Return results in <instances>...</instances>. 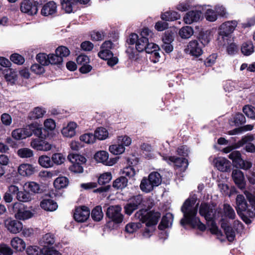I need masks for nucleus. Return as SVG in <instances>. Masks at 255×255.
<instances>
[{"label": "nucleus", "mask_w": 255, "mask_h": 255, "mask_svg": "<svg viewBox=\"0 0 255 255\" xmlns=\"http://www.w3.org/2000/svg\"><path fill=\"white\" fill-rule=\"evenodd\" d=\"M16 198L19 202H28L33 199V195L26 191H21L16 196Z\"/></svg>", "instance_id": "34"}, {"label": "nucleus", "mask_w": 255, "mask_h": 255, "mask_svg": "<svg viewBox=\"0 0 255 255\" xmlns=\"http://www.w3.org/2000/svg\"><path fill=\"white\" fill-rule=\"evenodd\" d=\"M247 198L251 204V208H249L247 202L242 195H238L236 197V209L239 215L241 216L243 212H246L247 215L251 217H255V195L249 191L244 192Z\"/></svg>", "instance_id": "3"}, {"label": "nucleus", "mask_w": 255, "mask_h": 255, "mask_svg": "<svg viewBox=\"0 0 255 255\" xmlns=\"http://www.w3.org/2000/svg\"><path fill=\"white\" fill-rule=\"evenodd\" d=\"M117 142L125 146H128L131 143V139L127 135H121L118 137Z\"/></svg>", "instance_id": "56"}, {"label": "nucleus", "mask_w": 255, "mask_h": 255, "mask_svg": "<svg viewBox=\"0 0 255 255\" xmlns=\"http://www.w3.org/2000/svg\"><path fill=\"white\" fill-rule=\"evenodd\" d=\"M122 176L126 177L131 178L135 174V171L134 168L131 166L126 167L122 169L121 171Z\"/></svg>", "instance_id": "54"}, {"label": "nucleus", "mask_w": 255, "mask_h": 255, "mask_svg": "<svg viewBox=\"0 0 255 255\" xmlns=\"http://www.w3.org/2000/svg\"><path fill=\"white\" fill-rule=\"evenodd\" d=\"M65 158L63 155L59 153L53 154L51 157L52 163H54L57 165H60L63 163Z\"/></svg>", "instance_id": "58"}, {"label": "nucleus", "mask_w": 255, "mask_h": 255, "mask_svg": "<svg viewBox=\"0 0 255 255\" xmlns=\"http://www.w3.org/2000/svg\"><path fill=\"white\" fill-rule=\"evenodd\" d=\"M122 208L119 205L109 207L107 211V216L114 222L120 223L123 221V215L121 213Z\"/></svg>", "instance_id": "8"}, {"label": "nucleus", "mask_w": 255, "mask_h": 255, "mask_svg": "<svg viewBox=\"0 0 255 255\" xmlns=\"http://www.w3.org/2000/svg\"><path fill=\"white\" fill-rule=\"evenodd\" d=\"M214 166L222 172H227L230 168V162L225 157H218L213 160Z\"/></svg>", "instance_id": "21"}, {"label": "nucleus", "mask_w": 255, "mask_h": 255, "mask_svg": "<svg viewBox=\"0 0 255 255\" xmlns=\"http://www.w3.org/2000/svg\"><path fill=\"white\" fill-rule=\"evenodd\" d=\"M2 73L6 81L14 84L17 78L16 71L12 68H6L3 70Z\"/></svg>", "instance_id": "27"}, {"label": "nucleus", "mask_w": 255, "mask_h": 255, "mask_svg": "<svg viewBox=\"0 0 255 255\" xmlns=\"http://www.w3.org/2000/svg\"><path fill=\"white\" fill-rule=\"evenodd\" d=\"M118 158H109V154L107 152L101 150L97 152V162H101L108 166H112L117 163Z\"/></svg>", "instance_id": "15"}, {"label": "nucleus", "mask_w": 255, "mask_h": 255, "mask_svg": "<svg viewBox=\"0 0 255 255\" xmlns=\"http://www.w3.org/2000/svg\"><path fill=\"white\" fill-rule=\"evenodd\" d=\"M13 208L15 210V217L17 219L24 220L30 218L33 215L31 212L25 210L23 208V205L20 203H14L13 204Z\"/></svg>", "instance_id": "7"}, {"label": "nucleus", "mask_w": 255, "mask_h": 255, "mask_svg": "<svg viewBox=\"0 0 255 255\" xmlns=\"http://www.w3.org/2000/svg\"><path fill=\"white\" fill-rule=\"evenodd\" d=\"M113 44L110 41H106L103 43L101 47V50L98 53V56L103 60H107L113 56V53L111 51Z\"/></svg>", "instance_id": "17"}, {"label": "nucleus", "mask_w": 255, "mask_h": 255, "mask_svg": "<svg viewBox=\"0 0 255 255\" xmlns=\"http://www.w3.org/2000/svg\"><path fill=\"white\" fill-rule=\"evenodd\" d=\"M55 53H56L58 55L60 56L63 59V57H67L70 54V50L69 49L64 46H59L55 51Z\"/></svg>", "instance_id": "52"}, {"label": "nucleus", "mask_w": 255, "mask_h": 255, "mask_svg": "<svg viewBox=\"0 0 255 255\" xmlns=\"http://www.w3.org/2000/svg\"><path fill=\"white\" fill-rule=\"evenodd\" d=\"M39 164L43 167L49 168L53 165L50 158L46 155H41L38 158Z\"/></svg>", "instance_id": "44"}, {"label": "nucleus", "mask_w": 255, "mask_h": 255, "mask_svg": "<svg viewBox=\"0 0 255 255\" xmlns=\"http://www.w3.org/2000/svg\"><path fill=\"white\" fill-rule=\"evenodd\" d=\"M233 122L235 125L239 126L245 123L246 118L242 114L237 113L233 118Z\"/></svg>", "instance_id": "60"}, {"label": "nucleus", "mask_w": 255, "mask_h": 255, "mask_svg": "<svg viewBox=\"0 0 255 255\" xmlns=\"http://www.w3.org/2000/svg\"><path fill=\"white\" fill-rule=\"evenodd\" d=\"M140 227V223H131L127 225L125 230L128 233L132 234L136 232Z\"/></svg>", "instance_id": "55"}, {"label": "nucleus", "mask_w": 255, "mask_h": 255, "mask_svg": "<svg viewBox=\"0 0 255 255\" xmlns=\"http://www.w3.org/2000/svg\"><path fill=\"white\" fill-rule=\"evenodd\" d=\"M40 206L42 209L50 212L55 211L58 208L57 203L51 199H43Z\"/></svg>", "instance_id": "24"}, {"label": "nucleus", "mask_w": 255, "mask_h": 255, "mask_svg": "<svg viewBox=\"0 0 255 255\" xmlns=\"http://www.w3.org/2000/svg\"><path fill=\"white\" fill-rule=\"evenodd\" d=\"M17 154L20 158H28L33 156V151L30 148L23 147L18 149Z\"/></svg>", "instance_id": "41"}, {"label": "nucleus", "mask_w": 255, "mask_h": 255, "mask_svg": "<svg viewBox=\"0 0 255 255\" xmlns=\"http://www.w3.org/2000/svg\"><path fill=\"white\" fill-rule=\"evenodd\" d=\"M90 211L86 206H82L75 209L74 218L78 222H84L89 217Z\"/></svg>", "instance_id": "14"}, {"label": "nucleus", "mask_w": 255, "mask_h": 255, "mask_svg": "<svg viewBox=\"0 0 255 255\" xmlns=\"http://www.w3.org/2000/svg\"><path fill=\"white\" fill-rule=\"evenodd\" d=\"M62 8L67 13L73 11V7L75 4V0H60Z\"/></svg>", "instance_id": "39"}, {"label": "nucleus", "mask_w": 255, "mask_h": 255, "mask_svg": "<svg viewBox=\"0 0 255 255\" xmlns=\"http://www.w3.org/2000/svg\"><path fill=\"white\" fill-rule=\"evenodd\" d=\"M68 159L71 163H75L80 165L85 163L86 161V158L83 156L74 153L69 154Z\"/></svg>", "instance_id": "38"}, {"label": "nucleus", "mask_w": 255, "mask_h": 255, "mask_svg": "<svg viewBox=\"0 0 255 255\" xmlns=\"http://www.w3.org/2000/svg\"><path fill=\"white\" fill-rule=\"evenodd\" d=\"M224 213L225 217L234 219L236 217V213L233 208L229 204H224Z\"/></svg>", "instance_id": "46"}, {"label": "nucleus", "mask_w": 255, "mask_h": 255, "mask_svg": "<svg viewBox=\"0 0 255 255\" xmlns=\"http://www.w3.org/2000/svg\"><path fill=\"white\" fill-rule=\"evenodd\" d=\"M31 132L28 128V126L23 128H18L13 130L11 132V136L15 140H19L30 137Z\"/></svg>", "instance_id": "20"}, {"label": "nucleus", "mask_w": 255, "mask_h": 255, "mask_svg": "<svg viewBox=\"0 0 255 255\" xmlns=\"http://www.w3.org/2000/svg\"><path fill=\"white\" fill-rule=\"evenodd\" d=\"M243 112L249 118L255 119V108L252 106H246L243 108Z\"/></svg>", "instance_id": "53"}, {"label": "nucleus", "mask_w": 255, "mask_h": 255, "mask_svg": "<svg viewBox=\"0 0 255 255\" xmlns=\"http://www.w3.org/2000/svg\"><path fill=\"white\" fill-rule=\"evenodd\" d=\"M163 159L167 162L168 163H173L175 166L179 168L180 171H184L188 167V163L187 159L183 158L176 157L175 156H162Z\"/></svg>", "instance_id": "9"}, {"label": "nucleus", "mask_w": 255, "mask_h": 255, "mask_svg": "<svg viewBox=\"0 0 255 255\" xmlns=\"http://www.w3.org/2000/svg\"><path fill=\"white\" fill-rule=\"evenodd\" d=\"M173 222V216L170 213H167L164 216L161 220L158 228L160 230H164L170 227Z\"/></svg>", "instance_id": "31"}, {"label": "nucleus", "mask_w": 255, "mask_h": 255, "mask_svg": "<svg viewBox=\"0 0 255 255\" xmlns=\"http://www.w3.org/2000/svg\"><path fill=\"white\" fill-rule=\"evenodd\" d=\"M205 16L206 20L211 22L215 21L217 19L216 11L210 8L207 9L205 13Z\"/></svg>", "instance_id": "51"}, {"label": "nucleus", "mask_w": 255, "mask_h": 255, "mask_svg": "<svg viewBox=\"0 0 255 255\" xmlns=\"http://www.w3.org/2000/svg\"><path fill=\"white\" fill-rule=\"evenodd\" d=\"M202 17L200 10H193L187 12L183 17V21L186 24H191L199 21Z\"/></svg>", "instance_id": "13"}, {"label": "nucleus", "mask_w": 255, "mask_h": 255, "mask_svg": "<svg viewBox=\"0 0 255 255\" xmlns=\"http://www.w3.org/2000/svg\"><path fill=\"white\" fill-rule=\"evenodd\" d=\"M148 177L150 182L155 186L159 185L162 181L161 176L157 172H152L148 175Z\"/></svg>", "instance_id": "42"}, {"label": "nucleus", "mask_w": 255, "mask_h": 255, "mask_svg": "<svg viewBox=\"0 0 255 255\" xmlns=\"http://www.w3.org/2000/svg\"><path fill=\"white\" fill-rule=\"evenodd\" d=\"M49 55L44 53H39L36 56L37 61L42 65H48Z\"/></svg>", "instance_id": "59"}, {"label": "nucleus", "mask_w": 255, "mask_h": 255, "mask_svg": "<svg viewBox=\"0 0 255 255\" xmlns=\"http://www.w3.org/2000/svg\"><path fill=\"white\" fill-rule=\"evenodd\" d=\"M57 11V5L53 1H49L45 4L41 10V13L42 15L47 16L54 14Z\"/></svg>", "instance_id": "23"}, {"label": "nucleus", "mask_w": 255, "mask_h": 255, "mask_svg": "<svg viewBox=\"0 0 255 255\" xmlns=\"http://www.w3.org/2000/svg\"><path fill=\"white\" fill-rule=\"evenodd\" d=\"M45 113L46 111L42 108L36 107L29 113V118L31 120L38 119L42 118Z\"/></svg>", "instance_id": "35"}, {"label": "nucleus", "mask_w": 255, "mask_h": 255, "mask_svg": "<svg viewBox=\"0 0 255 255\" xmlns=\"http://www.w3.org/2000/svg\"><path fill=\"white\" fill-rule=\"evenodd\" d=\"M69 183L68 179L65 177H59L54 181L53 184L55 188L60 189L66 187Z\"/></svg>", "instance_id": "40"}, {"label": "nucleus", "mask_w": 255, "mask_h": 255, "mask_svg": "<svg viewBox=\"0 0 255 255\" xmlns=\"http://www.w3.org/2000/svg\"><path fill=\"white\" fill-rule=\"evenodd\" d=\"M112 176L111 172H105L101 174L98 178V183L101 185L108 183L112 179Z\"/></svg>", "instance_id": "49"}, {"label": "nucleus", "mask_w": 255, "mask_h": 255, "mask_svg": "<svg viewBox=\"0 0 255 255\" xmlns=\"http://www.w3.org/2000/svg\"><path fill=\"white\" fill-rule=\"evenodd\" d=\"M35 168L32 164L22 163L19 165L17 171L19 175L24 177L30 176L35 172Z\"/></svg>", "instance_id": "22"}, {"label": "nucleus", "mask_w": 255, "mask_h": 255, "mask_svg": "<svg viewBox=\"0 0 255 255\" xmlns=\"http://www.w3.org/2000/svg\"><path fill=\"white\" fill-rule=\"evenodd\" d=\"M13 253L12 250L7 245H0V254L3 255H12Z\"/></svg>", "instance_id": "62"}, {"label": "nucleus", "mask_w": 255, "mask_h": 255, "mask_svg": "<svg viewBox=\"0 0 255 255\" xmlns=\"http://www.w3.org/2000/svg\"><path fill=\"white\" fill-rule=\"evenodd\" d=\"M196 197L189 198L184 202L181 208L184 218L181 220L182 226L185 224L190 225L193 228H197L200 231L206 230V226L196 217L197 213L198 204L195 205Z\"/></svg>", "instance_id": "1"}, {"label": "nucleus", "mask_w": 255, "mask_h": 255, "mask_svg": "<svg viewBox=\"0 0 255 255\" xmlns=\"http://www.w3.org/2000/svg\"><path fill=\"white\" fill-rule=\"evenodd\" d=\"M109 150L112 153L118 155L123 153L125 150V148L123 145L118 143L110 146Z\"/></svg>", "instance_id": "45"}, {"label": "nucleus", "mask_w": 255, "mask_h": 255, "mask_svg": "<svg viewBox=\"0 0 255 255\" xmlns=\"http://www.w3.org/2000/svg\"><path fill=\"white\" fill-rule=\"evenodd\" d=\"M141 190L145 193H149L152 191L155 186L150 182L149 178L144 177L140 182L139 185Z\"/></svg>", "instance_id": "29"}, {"label": "nucleus", "mask_w": 255, "mask_h": 255, "mask_svg": "<svg viewBox=\"0 0 255 255\" xmlns=\"http://www.w3.org/2000/svg\"><path fill=\"white\" fill-rule=\"evenodd\" d=\"M77 124L71 122L68 124L66 127L63 128L61 132L65 137H72L76 134L75 129L77 128Z\"/></svg>", "instance_id": "25"}, {"label": "nucleus", "mask_w": 255, "mask_h": 255, "mask_svg": "<svg viewBox=\"0 0 255 255\" xmlns=\"http://www.w3.org/2000/svg\"><path fill=\"white\" fill-rule=\"evenodd\" d=\"M62 62V58L56 53L55 54H52L49 55L48 64H58Z\"/></svg>", "instance_id": "57"}, {"label": "nucleus", "mask_w": 255, "mask_h": 255, "mask_svg": "<svg viewBox=\"0 0 255 255\" xmlns=\"http://www.w3.org/2000/svg\"><path fill=\"white\" fill-rule=\"evenodd\" d=\"M242 53L246 56H249L254 52V46L252 41L244 42L241 47Z\"/></svg>", "instance_id": "36"}, {"label": "nucleus", "mask_w": 255, "mask_h": 255, "mask_svg": "<svg viewBox=\"0 0 255 255\" xmlns=\"http://www.w3.org/2000/svg\"><path fill=\"white\" fill-rule=\"evenodd\" d=\"M4 226L7 230L12 234H17L22 231L23 228L22 224L15 220L8 218L4 220Z\"/></svg>", "instance_id": "11"}, {"label": "nucleus", "mask_w": 255, "mask_h": 255, "mask_svg": "<svg viewBox=\"0 0 255 255\" xmlns=\"http://www.w3.org/2000/svg\"><path fill=\"white\" fill-rule=\"evenodd\" d=\"M55 242V236L51 233L46 234L40 240V244L44 248H47V246L53 245Z\"/></svg>", "instance_id": "32"}, {"label": "nucleus", "mask_w": 255, "mask_h": 255, "mask_svg": "<svg viewBox=\"0 0 255 255\" xmlns=\"http://www.w3.org/2000/svg\"><path fill=\"white\" fill-rule=\"evenodd\" d=\"M186 52L195 57L200 56L203 53L202 46L197 40L191 41L187 46Z\"/></svg>", "instance_id": "12"}, {"label": "nucleus", "mask_w": 255, "mask_h": 255, "mask_svg": "<svg viewBox=\"0 0 255 255\" xmlns=\"http://www.w3.org/2000/svg\"><path fill=\"white\" fill-rule=\"evenodd\" d=\"M42 253L44 255H61V254L54 248H43Z\"/></svg>", "instance_id": "63"}, {"label": "nucleus", "mask_w": 255, "mask_h": 255, "mask_svg": "<svg viewBox=\"0 0 255 255\" xmlns=\"http://www.w3.org/2000/svg\"><path fill=\"white\" fill-rule=\"evenodd\" d=\"M199 213L202 216L204 217L209 223H210L211 232L217 235H221V232L218 229L214 221L219 217V212H217L213 207H211L206 203H202L200 206Z\"/></svg>", "instance_id": "4"}, {"label": "nucleus", "mask_w": 255, "mask_h": 255, "mask_svg": "<svg viewBox=\"0 0 255 255\" xmlns=\"http://www.w3.org/2000/svg\"><path fill=\"white\" fill-rule=\"evenodd\" d=\"M193 33V28L189 26H183L179 31V35L182 39L189 38Z\"/></svg>", "instance_id": "37"}, {"label": "nucleus", "mask_w": 255, "mask_h": 255, "mask_svg": "<svg viewBox=\"0 0 255 255\" xmlns=\"http://www.w3.org/2000/svg\"><path fill=\"white\" fill-rule=\"evenodd\" d=\"M44 130L52 131L55 128L56 125L54 120L49 119L44 121Z\"/></svg>", "instance_id": "61"}, {"label": "nucleus", "mask_w": 255, "mask_h": 255, "mask_svg": "<svg viewBox=\"0 0 255 255\" xmlns=\"http://www.w3.org/2000/svg\"><path fill=\"white\" fill-rule=\"evenodd\" d=\"M221 227L224 229L228 241L230 242L233 241L235 237V233L232 228L223 223L221 224Z\"/></svg>", "instance_id": "43"}, {"label": "nucleus", "mask_w": 255, "mask_h": 255, "mask_svg": "<svg viewBox=\"0 0 255 255\" xmlns=\"http://www.w3.org/2000/svg\"><path fill=\"white\" fill-rule=\"evenodd\" d=\"M161 18L165 21H174L180 18V14L175 11H168L163 13Z\"/></svg>", "instance_id": "33"}, {"label": "nucleus", "mask_w": 255, "mask_h": 255, "mask_svg": "<svg viewBox=\"0 0 255 255\" xmlns=\"http://www.w3.org/2000/svg\"><path fill=\"white\" fill-rule=\"evenodd\" d=\"M192 7V1L190 0H187L179 2L176 6L177 10L180 11H185Z\"/></svg>", "instance_id": "48"}, {"label": "nucleus", "mask_w": 255, "mask_h": 255, "mask_svg": "<svg viewBox=\"0 0 255 255\" xmlns=\"http://www.w3.org/2000/svg\"><path fill=\"white\" fill-rule=\"evenodd\" d=\"M28 126V128L30 130V132H31L30 136L34 134L35 136L40 138H45L46 134L43 133L42 130L43 129L42 128L39 126L37 123H32Z\"/></svg>", "instance_id": "26"}, {"label": "nucleus", "mask_w": 255, "mask_h": 255, "mask_svg": "<svg viewBox=\"0 0 255 255\" xmlns=\"http://www.w3.org/2000/svg\"><path fill=\"white\" fill-rule=\"evenodd\" d=\"M128 180L124 176L117 178L113 183V187L117 190H122L128 185Z\"/></svg>", "instance_id": "30"}, {"label": "nucleus", "mask_w": 255, "mask_h": 255, "mask_svg": "<svg viewBox=\"0 0 255 255\" xmlns=\"http://www.w3.org/2000/svg\"><path fill=\"white\" fill-rule=\"evenodd\" d=\"M20 9L22 12L31 15L36 14L38 11L37 6L33 5L29 0H23L21 3Z\"/></svg>", "instance_id": "19"}, {"label": "nucleus", "mask_w": 255, "mask_h": 255, "mask_svg": "<svg viewBox=\"0 0 255 255\" xmlns=\"http://www.w3.org/2000/svg\"><path fill=\"white\" fill-rule=\"evenodd\" d=\"M229 158L233 161L234 166L244 170H248L252 166V163L248 160H244L241 158V154L239 151H234L229 155Z\"/></svg>", "instance_id": "5"}, {"label": "nucleus", "mask_w": 255, "mask_h": 255, "mask_svg": "<svg viewBox=\"0 0 255 255\" xmlns=\"http://www.w3.org/2000/svg\"><path fill=\"white\" fill-rule=\"evenodd\" d=\"M238 25L236 20L227 21L222 23L219 28V34L223 36H228L232 33Z\"/></svg>", "instance_id": "10"}, {"label": "nucleus", "mask_w": 255, "mask_h": 255, "mask_svg": "<svg viewBox=\"0 0 255 255\" xmlns=\"http://www.w3.org/2000/svg\"><path fill=\"white\" fill-rule=\"evenodd\" d=\"M109 136L107 129L103 127L98 128L97 129V138L99 140H105Z\"/></svg>", "instance_id": "50"}, {"label": "nucleus", "mask_w": 255, "mask_h": 255, "mask_svg": "<svg viewBox=\"0 0 255 255\" xmlns=\"http://www.w3.org/2000/svg\"><path fill=\"white\" fill-rule=\"evenodd\" d=\"M152 32L147 28H144L141 32V37L135 44V48L138 52L145 51L149 39L152 37Z\"/></svg>", "instance_id": "6"}, {"label": "nucleus", "mask_w": 255, "mask_h": 255, "mask_svg": "<svg viewBox=\"0 0 255 255\" xmlns=\"http://www.w3.org/2000/svg\"><path fill=\"white\" fill-rule=\"evenodd\" d=\"M232 178L235 184L241 189H244L246 181L243 172L239 169H233L232 172Z\"/></svg>", "instance_id": "16"}, {"label": "nucleus", "mask_w": 255, "mask_h": 255, "mask_svg": "<svg viewBox=\"0 0 255 255\" xmlns=\"http://www.w3.org/2000/svg\"><path fill=\"white\" fill-rule=\"evenodd\" d=\"M10 245L14 249L19 252L24 251L26 247L25 243L23 240L17 237L11 239Z\"/></svg>", "instance_id": "28"}, {"label": "nucleus", "mask_w": 255, "mask_h": 255, "mask_svg": "<svg viewBox=\"0 0 255 255\" xmlns=\"http://www.w3.org/2000/svg\"><path fill=\"white\" fill-rule=\"evenodd\" d=\"M135 216L142 223H145L146 227L143 233V236L145 238L150 237L160 217V214L159 212H147L146 211L140 210L136 212Z\"/></svg>", "instance_id": "2"}, {"label": "nucleus", "mask_w": 255, "mask_h": 255, "mask_svg": "<svg viewBox=\"0 0 255 255\" xmlns=\"http://www.w3.org/2000/svg\"><path fill=\"white\" fill-rule=\"evenodd\" d=\"M30 146L37 150L49 151L52 148V145L48 142L38 138L31 140Z\"/></svg>", "instance_id": "18"}, {"label": "nucleus", "mask_w": 255, "mask_h": 255, "mask_svg": "<svg viewBox=\"0 0 255 255\" xmlns=\"http://www.w3.org/2000/svg\"><path fill=\"white\" fill-rule=\"evenodd\" d=\"M80 139L81 141L85 142L87 143H94L96 139V130L94 131V133H85L82 135Z\"/></svg>", "instance_id": "47"}, {"label": "nucleus", "mask_w": 255, "mask_h": 255, "mask_svg": "<svg viewBox=\"0 0 255 255\" xmlns=\"http://www.w3.org/2000/svg\"><path fill=\"white\" fill-rule=\"evenodd\" d=\"M42 250H40L37 246H30L26 249L28 255H39Z\"/></svg>", "instance_id": "64"}]
</instances>
